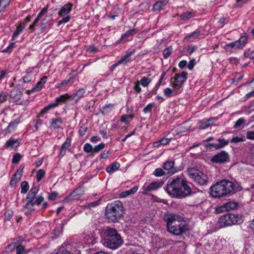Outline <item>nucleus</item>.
<instances>
[{
    "label": "nucleus",
    "mask_w": 254,
    "mask_h": 254,
    "mask_svg": "<svg viewBox=\"0 0 254 254\" xmlns=\"http://www.w3.org/2000/svg\"><path fill=\"white\" fill-rule=\"evenodd\" d=\"M245 140V137L244 136L243 137H238L236 136L232 138L230 142H234V143H238L239 142L244 141Z\"/></svg>",
    "instance_id": "obj_51"
},
{
    "label": "nucleus",
    "mask_w": 254,
    "mask_h": 254,
    "mask_svg": "<svg viewBox=\"0 0 254 254\" xmlns=\"http://www.w3.org/2000/svg\"><path fill=\"white\" fill-rule=\"evenodd\" d=\"M58 195V193L56 192H52L51 194H49L48 198L50 200H54Z\"/></svg>",
    "instance_id": "obj_61"
},
{
    "label": "nucleus",
    "mask_w": 254,
    "mask_h": 254,
    "mask_svg": "<svg viewBox=\"0 0 254 254\" xmlns=\"http://www.w3.org/2000/svg\"><path fill=\"white\" fill-rule=\"evenodd\" d=\"M24 168V165L23 164H22L19 167V169L16 171L15 172V176L17 175V176L20 175V177H21L22 176L23 174V169Z\"/></svg>",
    "instance_id": "obj_60"
},
{
    "label": "nucleus",
    "mask_w": 254,
    "mask_h": 254,
    "mask_svg": "<svg viewBox=\"0 0 254 254\" xmlns=\"http://www.w3.org/2000/svg\"><path fill=\"white\" fill-rule=\"evenodd\" d=\"M163 168L168 175H173L178 171L177 168L174 166V162L167 161L163 163Z\"/></svg>",
    "instance_id": "obj_15"
},
{
    "label": "nucleus",
    "mask_w": 254,
    "mask_h": 254,
    "mask_svg": "<svg viewBox=\"0 0 254 254\" xmlns=\"http://www.w3.org/2000/svg\"><path fill=\"white\" fill-rule=\"evenodd\" d=\"M238 204L237 202L230 201L218 207L216 209V211L218 213H220L224 211L233 210L236 209L238 207Z\"/></svg>",
    "instance_id": "obj_12"
},
{
    "label": "nucleus",
    "mask_w": 254,
    "mask_h": 254,
    "mask_svg": "<svg viewBox=\"0 0 254 254\" xmlns=\"http://www.w3.org/2000/svg\"><path fill=\"white\" fill-rule=\"evenodd\" d=\"M187 172L189 177L196 183L200 185H206L208 180L207 175L195 168H189Z\"/></svg>",
    "instance_id": "obj_8"
},
{
    "label": "nucleus",
    "mask_w": 254,
    "mask_h": 254,
    "mask_svg": "<svg viewBox=\"0 0 254 254\" xmlns=\"http://www.w3.org/2000/svg\"><path fill=\"white\" fill-rule=\"evenodd\" d=\"M63 122L60 118L52 119L51 122V127L54 129L59 128L62 125Z\"/></svg>",
    "instance_id": "obj_29"
},
{
    "label": "nucleus",
    "mask_w": 254,
    "mask_h": 254,
    "mask_svg": "<svg viewBox=\"0 0 254 254\" xmlns=\"http://www.w3.org/2000/svg\"><path fill=\"white\" fill-rule=\"evenodd\" d=\"M247 137L250 139H254V130L248 131L247 133Z\"/></svg>",
    "instance_id": "obj_63"
},
{
    "label": "nucleus",
    "mask_w": 254,
    "mask_h": 254,
    "mask_svg": "<svg viewBox=\"0 0 254 254\" xmlns=\"http://www.w3.org/2000/svg\"><path fill=\"white\" fill-rule=\"evenodd\" d=\"M47 79V77L46 76H44L42 77L34 88H32L31 90H28L26 91L27 93L29 94L31 93L41 90L44 85L46 82Z\"/></svg>",
    "instance_id": "obj_18"
},
{
    "label": "nucleus",
    "mask_w": 254,
    "mask_h": 254,
    "mask_svg": "<svg viewBox=\"0 0 254 254\" xmlns=\"http://www.w3.org/2000/svg\"><path fill=\"white\" fill-rule=\"evenodd\" d=\"M84 190L79 188L73 190L70 194L64 199V202H72L74 200H78L83 195Z\"/></svg>",
    "instance_id": "obj_11"
},
{
    "label": "nucleus",
    "mask_w": 254,
    "mask_h": 254,
    "mask_svg": "<svg viewBox=\"0 0 254 254\" xmlns=\"http://www.w3.org/2000/svg\"><path fill=\"white\" fill-rule=\"evenodd\" d=\"M105 147V144L104 143H101L100 144L95 146L93 148V152H98L102 149H103Z\"/></svg>",
    "instance_id": "obj_53"
},
{
    "label": "nucleus",
    "mask_w": 254,
    "mask_h": 254,
    "mask_svg": "<svg viewBox=\"0 0 254 254\" xmlns=\"http://www.w3.org/2000/svg\"><path fill=\"white\" fill-rule=\"evenodd\" d=\"M214 120V118H210L209 119H203L202 121H201L199 123V128L200 129H205L209 127L210 126V125L212 124L213 121Z\"/></svg>",
    "instance_id": "obj_22"
},
{
    "label": "nucleus",
    "mask_w": 254,
    "mask_h": 254,
    "mask_svg": "<svg viewBox=\"0 0 254 254\" xmlns=\"http://www.w3.org/2000/svg\"><path fill=\"white\" fill-rule=\"evenodd\" d=\"M53 19V14L50 13L48 14L44 18H43L40 25V30L44 32L47 27L50 25V22Z\"/></svg>",
    "instance_id": "obj_17"
},
{
    "label": "nucleus",
    "mask_w": 254,
    "mask_h": 254,
    "mask_svg": "<svg viewBox=\"0 0 254 254\" xmlns=\"http://www.w3.org/2000/svg\"><path fill=\"white\" fill-rule=\"evenodd\" d=\"M74 81L73 78H70L68 80H64L61 83H58L56 85V88L60 89V88H66L68 87L70 85H71Z\"/></svg>",
    "instance_id": "obj_21"
},
{
    "label": "nucleus",
    "mask_w": 254,
    "mask_h": 254,
    "mask_svg": "<svg viewBox=\"0 0 254 254\" xmlns=\"http://www.w3.org/2000/svg\"><path fill=\"white\" fill-rule=\"evenodd\" d=\"M248 37L247 35H245L240 37L238 40L239 44H240L241 48H243L246 44Z\"/></svg>",
    "instance_id": "obj_40"
},
{
    "label": "nucleus",
    "mask_w": 254,
    "mask_h": 254,
    "mask_svg": "<svg viewBox=\"0 0 254 254\" xmlns=\"http://www.w3.org/2000/svg\"><path fill=\"white\" fill-rule=\"evenodd\" d=\"M84 150L87 153H90L92 151H93V148L92 145L88 143H86L84 146Z\"/></svg>",
    "instance_id": "obj_54"
},
{
    "label": "nucleus",
    "mask_w": 254,
    "mask_h": 254,
    "mask_svg": "<svg viewBox=\"0 0 254 254\" xmlns=\"http://www.w3.org/2000/svg\"><path fill=\"white\" fill-rule=\"evenodd\" d=\"M166 191L172 197L184 198L190 195L191 190L189 183L181 178H177L168 182Z\"/></svg>",
    "instance_id": "obj_1"
},
{
    "label": "nucleus",
    "mask_w": 254,
    "mask_h": 254,
    "mask_svg": "<svg viewBox=\"0 0 254 254\" xmlns=\"http://www.w3.org/2000/svg\"><path fill=\"white\" fill-rule=\"evenodd\" d=\"M20 141L18 139L11 137L5 143V146L10 148H16L20 144Z\"/></svg>",
    "instance_id": "obj_23"
},
{
    "label": "nucleus",
    "mask_w": 254,
    "mask_h": 254,
    "mask_svg": "<svg viewBox=\"0 0 254 254\" xmlns=\"http://www.w3.org/2000/svg\"><path fill=\"white\" fill-rule=\"evenodd\" d=\"M166 74V73L165 72H164L161 76L157 84L156 85V86L154 87L153 90V91L154 92L155 94H156V91L157 90V89H158L159 86L160 85V84H161L162 82V80H163V78L165 76Z\"/></svg>",
    "instance_id": "obj_50"
},
{
    "label": "nucleus",
    "mask_w": 254,
    "mask_h": 254,
    "mask_svg": "<svg viewBox=\"0 0 254 254\" xmlns=\"http://www.w3.org/2000/svg\"><path fill=\"white\" fill-rule=\"evenodd\" d=\"M120 167V163L117 162H115L113 163H112L110 166L107 167L106 169V170L108 173H111L115 171L118 170Z\"/></svg>",
    "instance_id": "obj_30"
},
{
    "label": "nucleus",
    "mask_w": 254,
    "mask_h": 254,
    "mask_svg": "<svg viewBox=\"0 0 254 254\" xmlns=\"http://www.w3.org/2000/svg\"><path fill=\"white\" fill-rule=\"evenodd\" d=\"M151 82V79L148 77H143L140 81L141 85L144 87H147Z\"/></svg>",
    "instance_id": "obj_41"
},
{
    "label": "nucleus",
    "mask_w": 254,
    "mask_h": 254,
    "mask_svg": "<svg viewBox=\"0 0 254 254\" xmlns=\"http://www.w3.org/2000/svg\"><path fill=\"white\" fill-rule=\"evenodd\" d=\"M154 103H150L146 107H145L143 109V112L144 113H149L151 112L152 109L154 106Z\"/></svg>",
    "instance_id": "obj_55"
},
{
    "label": "nucleus",
    "mask_w": 254,
    "mask_h": 254,
    "mask_svg": "<svg viewBox=\"0 0 254 254\" xmlns=\"http://www.w3.org/2000/svg\"><path fill=\"white\" fill-rule=\"evenodd\" d=\"M218 143L219 144V147L220 148H222L227 145L228 144L229 141V140H226L224 138H218Z\"/></svg>",
    "instance_id": "obj_49"
},
{
    "label": "nucleus",
    "mask_w": 254,
    "mask_h": 254,
    "mask_svg": "<svg viewBox=\"0 0 254 254\" xmlns=\"http://www.w3.org/2000/svg\"><path fill=\"white\" fill-rule=\"evenodd\" d=\"M245 123V120L243 118H240L238 119L236 122L235 123V125L234 126V128H242V125Z\"/></svg>",
    "instance_id": "obj_48"
},
{
    "label": "nucleus",
    "mask_w": 254,
    "mask_h": 254,
    "mask_svg": "<svg viewBox=\"0 0 254 254\" xmlns=\"http://www.w3.org/2000/svg\"><path fill=\"white\" fill-rule=\"evenodd\" d=\"M101 242L105 247L111 250H115L122 245L123 241L121 235L116 230L109 228L106 230L105 237Z\"/></svg>",
    "instance_id": "obj_5"
},
{
    "label": "nucleus",
    "mask_w": 254,
    "mask_h": 254,
    "mask_svg": "<svg viewBox=\"0 0 254 254\" xmlns=\"http://www.w3.org/2000/svg\"><path fill=\"white\" fill-rule=\"evenodd\" d=\"M73 4L71 3H67L62 6L59 11L58 14L60 16H64L69 13L71 10Z\"/></svg>",
    "instance_id": "obj_20"
},
{
    "label": "nucleus",
    "mask_w": 254,
    "mask_h": 254,
    "mask_svg": "<svg viewBox=\"0 0 254 254\" xmlns=\"http://www.w3.org/2000/svg\"><path fill=\"white\" fill-rule=\"evenodd\" d=\"M138 190L137 187H133L131 189L126 190L125 191L122 192L120 194V196L122 198L126 197L129 195L133 194L135 192H136V191Z\"/></svg>",
    "instance_id": "obj_27"
},
{
    "label": "nucleus",
    "mask_w": 254,
    "mask_h": 254,
    "mask_svg": "<svg viewBox=\"0 0 254 254\" xmlns=\"http://www.w3.org/2000/svg\"><path fill=\"white\" fill-rule=\"evenodd\" d=\"M87 130V127L85 125H82L79 128V133L81 136H83Z\"/></svg>",
    "instance_id": "obj_52"
},
{
    "label": "nucleus",
    "mask_w": 254,
    "mask_h": 254,
    "mask_svg": "<svg viewBox=\"0 0 254 254\" xmlns=\"http://www.w3.org/2000/svg\"><path fill=\"white\" fill-rule=\"evenodd\" d=\"M163 184V182H154L149 185H144L142 188V192L144 194H148L150 191L161 187Z\"/></svg>",
    "instance_id": "obj_14"
},
{
    "label": "nucleus",
    "mask_w": 254,
    "mask_h": 254,
    "mask_svg": "<svg viewBox=\"0 0 254 254\" xmlns=\"http://www.w3.org/2000/svg\"><path fill=\"white\" fill-rule=\"evenodd\" d=\"M135 52V50H133L129 52H127V54L123 57L121 59L118 60L120 64L126 65L128 62L131 61L130 56L133 55Z\"/></svg>",
    "instance_id": "obj_25"
},
{
    "label": "nucleus",
    "mask_w": 254,
    "mask_h": 254,
    "mask_svg": "<svg viewBox=\"0 0 254 254\" xmlns=\"http://www.w3.org/2000/svg\"><path fill=\"white\" fill-rule=\"evenodd\" d=\"M166 4L165 1H158L155 3L153 6L152 10L153 11H160L163 9L164 6Z\"/></svg>",
    "instance_id": "obj_31"
},
{
    "label": "nucleus",
    "mask_w": 254,
    "mask_h": 254,
    "mask_svg": "<svg viewBox=\"0 0 254 254\" xmlns=\"http://www.w3.org/2000/svg\"><path fill=\"white\" fill-rule=\"evenodd\" d=\"M71 18V17L69 15H67L65 17H64L62 20H60L58 23V26H59L61 24L63 23H65L68 22Z\"/></svg>",
    "instance_id": "obj_57"
},
{
    "label": "nucleus",
    "mask_w": 254,
    "mask_h": 254,
    "mask_svg": "<svg viewBox=\"0 0 254 254\" xmlns=\"http://www.w3.org/2000/svg\"><path fill=\"white\" fill-rule=\"evenodd\" d=\"M201 33V31L199 30H196L195 31H194L193 33L189 34L187 36L185 37V39L188 38H193L195 39L198 37V36L200 35Z\"/></svg>",
    "instance_id": "obj_46"
},
{
    "label": "nucleus",
    "mask_w": 254,
    "mask_h": 254,
    "mask_svg": "<svg viewBox=\"0 0 254 254\" xmlns=\"http://www.w3.org/2000/svg\"><path fill=\"white\" fill-rule=\"evenodd\" d=\"M243 222L242 215L229 214L221 216L218 219V224L220 227H225L232 225L240 224Z\"/></svg>",
    "instance_id": "obj_7"
},
{
    "label": "nucleus",
    "mask_w": 254,
    "mask_h": 254,
    "mask_svg": "<svg viewBox=\"0 0 254 254\" xmlns=\"http://www.w3.org/2000/svg\"><path fill=\"white\" fill-rule=\"evenodd\" d=\"M57 107V105L54 103L49 104V105L46 106L44 109H43L40 112V115L42 116L46 113H47L49 110L53 108H55Z\"/></svg>",
    "instance_id": "obj_39"
},
{
    "label": "nucleus",
    "mask_w": 254,
    "mask_h": 254,
    "mask_svg": "<svg viewBox=\"0 0 254 254\" xmlns=\"http://www.w3.org/2000/svg\"><path fill=\"white\" fill-rule=\"evenodd\" d=\"M22 87L18 84L16 87L13 88L10 93V97L14 101H18L22 97V92L21 90Z\"/></svg>",
    "instance_id": "obj_16"
},
{
    "label": "nucleus",
    "mask_w": 254,
    "mask_h": 254,
    "mask_svg": "<svg viewBox=\"0 0 254 254\" xmlns=\"http://www.w3.org/2000/svg\"><path fill=\"white\" fill-rule=\"evenodd\" d=\"M10 0H0V12L5 11V8L9 5Z\"/></svg>",
    "instance_id": "obj_35"
},
{
    "label": "nucleus",
    "mask_w": 254,
    "mask_h": 254,
    "mask_svg": "<svg viewBox=\"0 0 254 254\" xmlns=\"http://www.w3.org/2000/svg\"><path fill=\"white\" fill-rule=\"evenodd\" d=\"M70 98H71V97L68 94L66 93L56 98V102L54 104H56L57 107L59 105L60 103L64 102Z\"/></svg>",
    "instance_id": "obj_28"
},
{
    "label": "nucleus",
    "mask_w": 254,
    "mask_h": 254,
    "mask_svg": "<svg viewBox=\"0 0 254 254\" xmlns=\"http://www.w3.org/2000/svg\"><path fill=\"white\" fill-rule=\"evenodd\" d=\"M45 171L44 170L40 169L38 170L36 174L37 181L38 182L42 180V179L45 176Z\"/></svg>",
    "instance_id": "obj_45"
},
{
    "label": "nucleus",
    "mask_w": 254,
    "mask_h": 254,
    "mask_svg": "<svg viewBox=\"0 0 254 254\" xmlns=\"http://www.w3.org/2000/svg\"><path fill=\"white\" fill-rule=\"evenodd\" d=\"M134 91L137 93H139L141 92V88H140V87L139 86V82H137L135 83L134 86V88H133Z\"/></svg>",
    "instance_id": "obj_64"
},
{
    "label": "nucleus",
    "mask_w": 254,
    "mask_h": 254,
    "mask_svg": "<svg viewBox=\"0 0 254 254\" xmlns=\"http://www.w3.org/2000/svg\"><path fill=\"white\" fill-rule=\"evenodd\" d=\"M163 92H164V95L166 96L167 97H168V98L171 97L172 95H173V93H175V94H177L176 93V92H175L174 89V90H172L170 88H165Z\"/></svg>",
    "instance_id": "obj_47"
},
{
    "label": "nucleus",
    "mask_w": 254,
    "mask_h": 254,
    "mask_svg": "<svg viewBox=\"0 0 254 254\" xmlns=\"http://www.w3.org/2000/svg\"><path fill=\"white\" fill-rule=\"evenodd\" d=\"M153 174L156 177H161L167 174L165 171L161 168L156 169Z\"/></svg>",
    "instance_id": "obj_38"
},
{
    "label": "nucleus",
    "mask_w": 254,
    "mask_h": 254,
    "mask_svg": "<svg viewBox=\"0 0 254 254\" xmlns=\"http://www.w3.org/2000/svg\"><path fill=\"white\" fill-rule=\"evenodd\" d=\"M195 65L194 59H192L190 61L188 64V67L190 70H192Z\"/></svg>",
    "instance_id": "obj_62"
},
{
    "label": "nucleus",
    "mask_w": 254,
    "mask_h": 254,
    "mask_svg": "<svg viewBox=\"0 0 254 254\" xmlns=\"http://www.w3.org/2000/svg\"><path fill=\"white\" fill-rule=\"evenodd\" d=\"M172 52V48L171 46L166 48L163 51L164 58L167 59Z\"/></svg>",
    "instance_id": "obj_42"
},
{
    "label": "nucleus",
    "mask_w": 254,
    "mask_h": 254,
    "mask_svg": "<svg viewBox=\"0 0 254 254\" xmlns=\"http://www.w3.org/2000/svg\"><path fill=\"white\" fill-rule=\"evenodd\" d=\"M133 116L130 115H125L121 117V121L126 124H128L130 121L132 119Z\"/></svg>",
    "instance_id": "obj_36"
},
{
    "label": "nucleus",
    "mask_w": 254,
    "mask_h": 254,
    "mask_svg": "<svg viewBox=\"0 0 254 254\" xmlns=\"http://www.w3.org/2000/svg\"><path fill=\"white\" fill-rule=\"evenodd\" d=\"M32 80V77L31 74L30 73H28L26 74L23 77V81L24 83H28L30 82Z\"/></svg>",
    "instance_id": "obj_59"
},
{
    "label": "nucleus",
    "mask_w": 254,
    "mask_h": 254,
    "mask_svg": "<svg viewBox=\"0 0 254 254\" xmlns=\"http://www.w3.org/2000/svg\"><path fill=\"white\" fill-rule=\"evenodd\" d=\"M187 79V73L184 71L181 73L176 74L174 77L171 78L170 83L176 94L181 92L180 89Z\"/></svg>",
    "instance_id": "obj_9"
},
{
    "label": "nucleus",
    "mask_w": 254,
    "mask_h": 254,
    "mask_svg": "<svg viewBox=\"0 0 254 254\" xmlns=\"http://www.w3.org/2000/svg\"><path fill=\"white\" fill-rule=\"evenodd\" d=\"M48 9V6L46 7H45L43 8L41 11L40 12V13L37 15L36 19L34 20L32 24H31L29 26V29L32 30L34 31L35 30V27L37 25V23L39 22L40 19L42 18V17L44 15V14L47 12Z\"/></svg>",
    "instance_id": "obj_19"
},
{
    "label": "nucleus",
    "mask_w": 254,
    "mask_h": 254,
    "mask_svg": "<svg viewBox=\"0 0 254 254\" xmlns=\"http://www.w3.org/2000/svg\"><path fill=\"white\" fill-rule=\"evenodd\" d=\"M85 94V90L83 88H80L71 97V99L76 101L82 98Z\"/></svg>",
    "instance_id": "obj_32"
},
{
    "label": "nucleus",
    "mask_w": 254,
    "mask_h": 254,
    "mask_svg": "<svg viewBox=\"0 0 254 254\" xmlns=\"http://www.w3.org/2000/svg\"><path fill=\"white\" fill-rule=\"evenodd\" d=\"M21 177H20V175L17 176V175L16 176H15V174H14L12 176V177L10 181L9 185L11 187H15V186H16V184L21 180Z\"/></svg>",
    "instance_id": "obj_33"
},
{
    "label": "nucleus",
    "mask_w": 254,
    "mask_h": 254,
    "mask_svg": "<svg viewBox=\"0 0 254 254\" xmlns=\"http://www.w3.org/2000/svg\"><path fill=\"white\" fill-rule=\"evenodd\" d=\"M136 31H135L134 29L128 30L122 36L121 40L127 41L128 40V39L129 37V36L134 35Z\"/></svg>",
    "instance_id": "obj_34"
},
{
    "label": "nucleus",
    "mask_w": 254,
    "mask_h": 254,
    "mask_svg": "<svg viewBox=\"0 0 254 254\" xmlns=\"http://www.w3.org/2000/svg\"><path fill=\"white\" fill-rule=\"evenodd\" d=\"M164 219L167 223V231L173 235H181L188 229L183 217L178 214L172 213L166 214Z\"/></svg>",
    "instance_id": "obj_2"
},
{
    "label": "nucleus",
    "mask_w": 254,
    "mask_h": 254,
    "mask_svg": "<svg viewBox=\"0 0 254 254\" xmlns=\"http://www.w3.org/2000/svg\"><path fill=\"white\" fill-rule=\"evenodd\" d=\"M226 47L227 48L230 47L231 48H234V49H241L240 44H239L238 40L234 42H232V43L227 44L226 45Z\"/></svg>",
    "instance_id": "obj_44"
},
{
    "label": "nucleus",
    "mask_w": 254,
    "mask_h": 254,
    "mask_svg": "<svg viewBox=\"0 0 254 254\" xmlns=\"http://www.w3.org/2000/svg\"><path fill=\"white\" fill-rule=\"evenodd\" d=\"M39 190L38 187L34 186L29 191L26 197L27 202L24 206V209L26 213H30L34 211L35 204L40 205L42 203L43 209H45L48 207V204L47 202L44 201V198L43 196L40 195L37 198L35 197Z\"/></svg>",
    "instance_id": "obj_3"
},
{
    "label": "nucleus",
    "mask_w": 254,
    "mask_h": 254,
    "mask_svg": "<svg viewBox=\"0 0 254 254\" xmlns=\"http://www.w3.org/2000/svg\"><path fill=\"white\" fill-rule=\"evenodd\" d=\"M29 188V184L27 182L24 181L21 183V193H26Z\"/></svg>",
    "instance_id": "obj_37"
},
{
    "label": "nucleus",
    "mask_w": 254,
    "mask_h": 254,
    "mask_svg": "<svg viewBox=\"0 0 254 254\" xmlns=\"http://www.w3.org/2000/svg\"><path fill=\"white\" fill-rule=\"evenodd\" d=\"M21 158V156L19 153H16L13 155L12 163L14 164L18 163Z\"/></svg>",
    "instance_id": "obj_56"
},
{
    "label": "nucleus",
    "mask_w": 254,
    "mask_h": 254,
    "mask_svg": "<svg viewBox=\"0 0 254 254\" xmlns=\"http://www.w3.org/2000/svg\"><path fill=\"white\" fill-rule=\"evenodd\" d=\"M230 156L229 153L224 150L217 152L210 159V161L214 164H224L229 162Z\"/></svg>",
    "instance_id": "obj_10"
},
{
    "label": "nucleus",
    "mask_w": 254,
    "mask_h": 254,
    "mask_svg": "<svg viewBox=\"0 0 254 254\" xmlns=\"http://www.w3.org/2000/svg\"><path fill=\"white\" fill-rule=\"evenodd\" d=\"M20 123V119H15L12 121H11L8 127H7L6 129H5V133L6 134L8 133H10L13 131L14 129L16 127L18 124Z\"/></svg>",
    "instance_id": "obj_24"
},
{
    "label": "nucleus",
    "mask_w": 254,
    "mask_h": 254,
    "mask_svg": "<svg viewBox=\"0 0 254 254\" xmlns=\"http://www.w3.org/2000/svg\"><path fill=\"white\" fill-rule=\"evenodd\" d=\"M123 211L122 202L119 200H116L107 206L106 216L111 221L117 222L123 216Z\"/></svg>",
    "instance_id": "obj_6"
},
{
    "label": "nucleus",
    "mask_w": 254,
    "mask_h": 254,
    "mask_svg": "<svg viewBox=\"0 0 254 254\" xmlns=\"http://www.w3.org/2000/svg\"><path fill=\"white\" fill-rule=\"evenodd\" d=\"M195 13L194 12L186 11L180 15V17L181 20L184 21L188 20L191 18L194 17Z\"/></svg>",
    "instance_id": "obj_26"
},
{
    "label": "nucleus",
    "mask_w": 254,
    "mask_h": 254,
    "mask_svg": "<svg viewBox=\"0 0 254 254\" xmlns=\"http://www.w3.org/2000/svg\"><path fill=\"white\" fill-rule=\"evenodd\" d=\"M77 251L71 244L64 243L55 254H74Z\"/></svg>",
    "instance_id": "obj_13"
},
{
    "label": "nucleus",
    "mask_w": 254,
    "mask_h": 254,
    "mask_svg": "<svg viewBox=\"0 0 254 254\" xmlns=\"http://www.w3.org/2000/svg\"><path fill=\"white\" fill-rule=\"evenodd\" d=\"M15 46V44L14 43H11L9 45H8L6 48L3 49L2 50L3 53H10L12 51V49L14 48Z\"/></svg>",
    "instance_id": "obj_58"
},
{
    "label": "nucleus",
    "mask_w": 254,
    "mask_h": 254,
    "mask_svg": "<svg viewBox=\"0 0 254 254\" xmlns=\"http://www.w3.org/2000/svg\"><path fill=\"white\" fill-rule=\"evenodd\" d=\"M211 195L214 197H220L229 193H234L238 190L231 181L223 180L217 182L211 189Z\"/></svg>",
    "instance_id": "obj_4"
},
{
    "label": "nucleus",
    "mask_w": 254,
    "mask_h": 254,
    "mask_svg": "<svg viewBox=\"0 0 254 254\" xmlns=\"http://www.w3.org/2000/svg\"><path fill=\"white\" fill-rule=\"evenodd\" d=\"M16 254H26L27 252L25 247L21 245H19L16 247Z\"/></svg>",
    "instance_id": "obj_43"
}]
</instances>
